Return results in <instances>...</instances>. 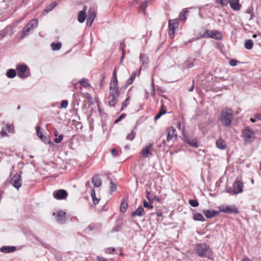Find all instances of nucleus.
I'll use <instances>...</instances> for the list:
<instances>
[{
    "mask_svg": "<svg viewBox=\"0 0 261 261\" xmlns=\"http://www.w3.org/2000/svg\"><path fill=\"white\" fill-rule=\"evenodd\" d=\"M233 111L230 109L225 108L222 110L220 116V121L225 126H229L231 122Z\"/></svg>",
    "mask_w": 261,
    "mask_h": 261,
    "instance_id": "1",
    "label": "nucleus"
},
{
    "mask_svg": "<svg viewBox=\"0 0 261 261\" xmlns=\"http://www.w3.org/2000/svg\"><path fill=\"white\" fill-rule=\"evenodd\" d=\"M196 252L199 256H205L209 259L211 258L212 251L211 248L205 244H200L197 245Z\"/></svg>",
    "mask_w": 261,
    "mask_h": 261,
    "instance_id": "2",
    "label": "nucleus"
},
{
    "mask_svg": "<svg viewBox=\"0 0 261 261\" xmlns=\"http://www.w3.org/2000/svg\"><path fill=\"white\" fill-rule=\"evenodd\" d=\"M242 137L245 144H251L255 139V133L251 128L246 127L242 131Z\"/></svg>",
    "mask_w": 261,
    "mask_h": 261,
    "instance_id": "3",
    "label": "nucleus"
},
{
    "mask_svg": "<svg viewBox=\"0 0 261 261\" xmlns=\"http://www.w3.org/2000/svg\"><path fill=\"white\" fill-rule=\"evenodd\" d=\"M207 37L221 40L222 39V35L220 31L216 30L210 31L208 29H205L204 33L203 34H200L198 38Z\"/></svg>",
    "mask_w": 261,
    "mask_h": 261,
    "instance_id": "4",
    "label": "nucleus"
},
{
    "mask_svg": "<svg viewBox=\"0 0 261 261\" xmlns=\"http://www.w3.org/2000/svg\"><path fill=\"white\" fill-rule=\"evenodd\" d=\"M18 76L21 79H24L29 76V70L27 65L19 64L16 67Z\"/></svg>",
    "mask_w": 261,
    "mask_h": 261,
    "instance_id": "5",
    "label": "nucleus"
},
{
    "mask_svg": "<svg viewBox=\"0 0 261 261\" xmlns=\"http://www.w3.org/2000/svg\"><path fill=\"white\" fill-rule=\"evenodd\" d=\"M179 27L178 19H170L168 22V34L173 37L175 34V31Z\"/></svg>",
    "mask_w": 261,
    "mask_h": 261,
    "instance_id": "6",
    "label": "nucleus"
},
{
    "mask_svg": "<svg viewBox=\"0 0 261 261\" xmlns=\"http://www.w3.org/2000/svg\"><path fill=\"white\" fill-rule=\"evenodd\" d=\"M37 25L38 20L37 19H32V20H31L23 29L22 38L27 35L29 32L33 31L34 28L37 27Z\"/></svg>",
    "mask_w": 261,
    "mask_h": 261,
    "instance_id": "7",
    "label": "nucleus"
},
{
    "mask_svg": "<svg viewBox=\"0 0 261 261\" xmlns=\"http://www.w3.org/2000/svg\"><path fill=\"white\" fill-rule=\"evenodd\" d=\"M219 211L220 212L230 214H237L239 213V211L235 205H223L220 206L218 208Z\"/></svg>",
    "mask_w": 261,
    "mask_h": 261,
    "instance_id": "8",
    "label": "nucleus"
},
{
    "mask_svg": "<svg viewBox=\"0 0 261 261\" xmlns=\"http://www.w3.org/2000/svg\"><path fill=\"white\" fill-rule=\"evenodd\" d=\"M11 184L15 188L18 189L21 186V175L19 173L14 174L11 180Z\"/></svg>",
    "mask_w": 261,
    "mask_h": 261,
    "instance_id": "9",
    "label": "nucleus"
},
{
    "mask_svg": "<svg viewBox=\"0 0 261 261\" xmlns=\"http://www.w3.org/2000/svg\"><path fill=\"white\" fill-rule=\"evenodd\" d=\"M53 196L55 198L58 200L65 199L68 196V193L65 190L60 189L54 191Z\"/></svg>",
    "mask_w": 261,
    "mask_h": 261,
    "instance_id": "10",
    "label": "nucleus"
},
{
    "mask_svg": "<svg viewBox=\"0 0 261 261\" xmlns=\"http://www.w3.org/2000/svg\"><path fill=\"white\" fill-rule=\"evenodd\" d=\"M166 132L167 133V136L166 141L169 142L173 139L176 140L177 138V135L175 133V130L172 126L169 127L167 128Z\"/></svg>",
    "mask_w": 261,
    "mask_h": 261,
    "instance_id": "11",
    "label": "nucleus"
},
{
    "mask_svg": "<svg viewBox=\"0 0 261 261\" xmlns=\"http://www.w3.org/2000/svg\"><path fill=\"white\" fill-rule=\"evenodd\" d=\"M110 97H118L119 95V87L118 84H114L113 83H110Z\"/></svg>",
    "mask_w": 261,
    "mask_h": 261,
    "instance_id": "12",
    "label": "nucleus"
},
{
    "mask_svg": "<svg viewBox=\"0 0 261 261\" xmlns=\"http://www.w3.org/2000/svg\"><path fill=\"white\" fill-rule=\"evenodd\" d=\"M183 140L192 147L197 148L198 147L197 139L196 138H192L184 134Z\"/></svg>",
    "mask_w": 261,
    "mask_h": 261,
    "instance_id": "13",
    "label": "nucleus"
},
{
    "mask_svg": "<svg viewBox=\"0 0 261 261\" xmlns=\"http://www.w3.org/2000/svg\"><path fill=\"white\" fill-rule=\"evenodd\" d=\"M56 219L58 223L61 224L65 223L66 221V213L63 211L57 212Z\"/></svg>",
    "mask_w": 261,
    "mask_h": 261,
    "instance_id": "14",
    "label": "nucleus"
},
{
    "mask_svg": "<svg viewBox=\"0 0 261 261\" xmlns=\"http://www.w3.org/2000/svg\"><path fill=\"white\" fill-rule=\"evenodd\" d=\"M243 184L239 180H236L233 186V193L237 194L243 192Z\"/></svg>",
    "mask_w": 261,
    "mask_h": 261,
    "instance_id": "15",
    "label": "nucleus"
},
{
    "mask_svg": "<svg viewBox=\"0 0 261 261\" xmlns=\"http://www.w3.org/2000/svg\"><path fill=\"white\" fill-rule=\"evenodd\" d=\"M240 0H228L230 8L234 11H239L242 5L239 3Z\"/></svg>",
    "mask_w": 261,
    "mask_h": 261,
    "instance_id": "16",
    "label": "nucleus"
},
{
    "mask_svg": "<svg viewBox=\"0 0 261 261\" xmlns=\"http://www.w3.org/2000/svg\"><path fill=\"white\" fill-rule=\"evenodd\" d=\"M96 10L94 7H91L89 8L88 12V20L90 21V24H92L93 22L96 15Z\"/></svg>",
    "mask_w": 261,
    "mask_h": 261,
    "instance_id": "17",
    "label": "nucleus"
},
{
    "mask_svg": "<svg viewBox=\"0 0 261 261\" xmlns=\"http://www.w3.org/2000/svg\"><path fill=\"white\" fill-rule=\"evenodd\" d=\"M91 182L95 187L99 188L101 186V179L98 174H95L91 179Z\"/></svg>",
    "mask_w": 261,
    "mask_h": 261,
    "instance_id": "18",
    "label": "nucleus"
},
{
    "mask_svg": "<svg viewBox=\"0 0 261 261\" xmlns=\"http://www.w3.org/2000/svg\"><path fill=\"white\" fill-rule=\"evenodd\" d=\"M196 60L194 59H188L183 64V68L185 69H189L193 67L195 65Z\"/></svg>",
    "mask_w": 261,
    "mask_h": 261,
    "instance_id": "19",
    "label": "nucleus"
},
{
    "mask_svg": "<svg viewBox=\"0 0 261 261\" xmlns=\"http://www.w3.org/2000/svg\"><path fill=\"white\" fill-rule=\"evenodd\" d=\"M152 144H149L145 148H143L141 151L142 155L144 157H148L149 155H152V154L150 151L152 149Z\"/></svg>",
    "mask_w": 261,
    "mask_h": 261,
    "instance_id": "20",
    "label": "nucleus"
},
{
    "mask_svg": "<svg viewBox=\"0 0 261 261\" xmlns=\"http://www.w3.org/2000/svg\"><path fill=\"white\" fill-rule=\"evenodd\" d=\"M16 249L15 246H4L0 248V252H2L5 253H8L14 252Z\"/></svg>",
    "mask_w": 261,
    "mask_h": 261,
    "instance_id": "21",
    "label": "nucleus"
},
{
    "mask_svg": "<svg viewBox=\"0 0 261 261\" xmlns=\"http://www.w3.org/2000/svg\"><path fill=\"white\" fill-rule=\"evenodd\" d=\"M216 147L220 149H225L227 147L226 143L224 140L219 139L216 143Z\"/></svg>",
    "mask_w": 261,
    "mask_h": 261,
    "instance_id": "22",
    "label": "nucleus"
},
{
    "mask_svg": "<svg viewBox=\"0 0 261 261\" xmlns=\"http://www.w3.org/2000/svg\"><path fill=\"white\" fill-rule=\"evenodd\" d=\"M189 14V11L187 9H185L180 12L179 15L178 20L185 21L187 19V16Z\"/></svg>",
    "mask_w": 261,
    "mask_h": 261,
    "instance_id": "23",
    "label": "nucleus"
},
{
    "mask_svg": "<svg viewBox=\"0 0 261 261\" xmlns=\"http://www.w3.org/2000/svg\"><path fill=\"white\" fill-rule=\"evenodd\" d=\"M203 213L207 218H212L218 214V212L215 211L204 210Z\"/></svg>",
    "mask_w": 261,
    "mask_h": 261,
    "instance_id": "24",
    "label": "nucleus"
},
{
    "mask_svg": "<svg viewBox=\"0 0 261 261\" xmlns=\"http://www.w3.org/2000/svg\"><path fill=\"white\" fill-rule=\"evenodd\" d=\"M144 209L142 206H140L135 211H134L132 215V216H142L143 215Z\"/></svg>",
    "mask_w": 261,
    "mask_h": 261,
    "instance_id": "25",
    "label": "nucleus"
},
{
    "mask_svg": "<svg viewBox=\"0 0 261 261\" xmlns=\"http://www.w3.org/2000/svg\"><path fill=\"white\" fill-rule=\"evenodd\" d=\"M57 3L56 2H52L48 5L46 8L44 10V12L46 13L51 11L57 5Z\"/></svg>",
    "mask_w": 261,
    "mask_h": 261,
    "instance_id": "26",
    "label": "nucleus"
},
{
    "mask_svg": "<svg viewBox=\"0 0 261 261\" xmlns=\"http://www.w3.org/2000/svg\"><path fill=\"white\" fill-rule=\"evenodd\" d=\"M136 77V73L134 72L125 83V88L132 84Z\"/></svg>",
    "mask_w": 261,
    "mask_h": 261,
    "instance_id": "27",
    "label": "nucleus"
},
{
    "mask_svg": "<svg viewBox=\"0 0 261 261\" xmlns=\"http://www.w3.org/2000/svg\"><path fill=\"white\" fill-rule=\"evenodd\" d=\"M140 59L143 66H146L147 65L148 63V58L147 56L144 54H141L140 56Z\"/></svg>",
    "mask_w": 261,
    "mask_h": 261,
    "instance_id": "28",
    "label": "nucleus"
},
{
    "mask_svg": "<svg viewBox=\"0 0 261 261\" xmlns=\"http://www.w3.org/2000/svg\"><path fill=\"white\" fill-rule=\"evenodd\" d=\"M86 18V14L84 12L80 11L78 15V21L80 23H83L85 21Z\"/></svg>",
    "mask_w": 261,
    "mask_h": 261,
    "instance_id": "29",
    "label": "nucleus"
},
{
    "mask_svg": "<svg viewBox=\"0 0 261 261\" xmlns=\"http://www.w3.org/2000/svg\"><path fill=\"white\" fill-rule=\"evenodd\" d=\"M127 206H128V204H127V201L125 199H123L121 202L120 207L121 212H125L127 210Z\"/></svg>",
    "mask_w": 261,
    "mask_h": 261,
    "instance_id": "30",
    "label": "nucleus"
},
{
    "mask_svg": "<svg viewBox=\"0 0 261 261\" xmlns=\"http://www.w3.org/2000/svg\"><path fill=\"white\" fill-rule=\"evenodd\" d=\"M193 219L195 221H204L205 218L203 215L200 213H196L193 216Z\"/></svg>",
    "mask_w": 261,
    "mask_h": 261,
    "instance_id": "31",
    "label": "nucleus"
},
{
    "mask_svg": "<svg viewBox=\"0 0 261 261\" xmlns=\"http://www.w3.org/2000/svg\"><path fill=\"white\" fill-rule=\"evenodd\" d=\"M91 196L92 198V201L93 203L95 205L98 203L99 201V199L96 198L95 191L94 189H93L91 192Z\"/></svg>",
    "mask_w": 261,
    "mask_h": 261,
    "instance_id": "32",
    "label": "nucleus"
},
{
    "mask_svg": "<svg viewBox=\"0 0 261 261\" xmlns=\"http://www.w3.org/2000/svg\"><path fill=\"white\" fill-rule=\"evenodd\" d=\"M6 75L9 78H13L16 76V72L15 70L10 69L7 71Z\"/></svg>",
    "mask_w": 261,
    "mask_h": 261,
    "instance_id": "33",
    "label": "nucleus"
},
{
    "mask_svg": "<svg viewBox=\"0 0 261 261\" xmlns=\"http://www.w3.org/2000/svg\"><path fill=\"white\" fill-rule=\"evenodd\" d=\"M62 46V44L60 42H58L57 43H52L51 44V47L53 50H59Z\"/></svg>",
    "mask_w": 261,
    "mask_h": 261,
    "instance_id": "34",
    "label": "nucleus"
},
{
    "mask_svg": "<svg viewBox=\"0 0 261 261\" xmlns=\"http://www.w3.org/2000/svg\"><path fill=\"white\" fill-rule=\"evenodd\" d=\"M245 12L248 14L250 15V17L248 18V19L249 20H252L254 16V13H253V8L250 7L249 8H248L245 11Z\"/></svg>",
    "mask_w": 261,
    "mask_h": 261,
    "instance_id": "35",
    "label": "nucleus"
},
{
    "mask_svg": "<svg viewBox=\"0 0 261 261\" xmlns=\"http://www.w3.org/2000/svg\"><path fill=\"white\" fill-rule=\"evenodd\" d=\"M147 1H144L142 2L139 7V11H142V12L144 14L145 13V9L147 7Z\"/></svg>",
    "mask_w": 261,
    "mask_h": 261,
    "instance_id": "36",
    "label": "nucleus"
},
{
    "mask_svg": "<svg viewBox=\"0 0 261 261\" xmlns=\"http://www.w3.org/2000/svg\"><path fill=\"white\" fill-rule=\"evenodd\" d=\"M253 42L251 40H247L245 43V47L247 49H251L253 47Z\"/></svg>",
    "mask_w": 261,
    "mask_h": 261,
    "instance_id": "37",
    "label": "nucleus"
},
{
    "mask_svg": "<svg viewBox=\"0 0 261 261\" xmlns=\"http://www.w3.org/2000/svg\"><path fill=\"white\" fill-rule=\"evenodd\" d=\"M118 97H110L109 98L110 99V101H109V105L110 106L113 107L115 105V104L117 102V98Z\"/></svg>",
    "mask_w": 261,
    "mask_h": 261,
    "instance_id": "38",
    "label": "nucleus"
},
{
    "mask_svg": "<svg viewBox=\"0 0 261 261\" xmlns=\"http://www.w3.org/2000/svg\"><path fill=\"white\" fill-rule=\"evenodd\" d=\"M113 75V77L112 79L111 80V83H113L114 84L116 85V84H118L116 69H115L114 70Z\"/></svg>",
    "mask_w": 261,
    "mask_h": 261,
    "instance_id": "39",
    "label": "nucleus"
},
{
    "mask_svg": "<svg viewBox=\"0 0 261 261\" xmlns=\"http://www.w3.org/2000/svg\"><path fill=\"white\" fill-rule=\"evenodd\" d=\"M79 83L82 85L84 87H90V84L88 82L87 80L83 79H82Z\"/></svg>",
    "mask_w": 261,
    "mask_h": 261,
    "instance_id": "40",
    "label": "nucleus"
},
{
    "mask_svg": "<svg viewBox=\"0 0 261 261\" xmlns=\"http://www.w3.org/2000/svg\"><path fill=\"white\" fill-rule=\"evenodd\" d=\"M116 189H117L116 185L111 180L110 181V192L111 193H113V192L115 191L116 190Z\"/></svg>",
    "mask_w": 261,
    "mask_h": 261,
    "instance_id": "41",
    "label": "nucleus"
},
{
    "mask_svg": "<svg viewBox=\"0 0 261 261\" xmlns=\"http://www.w3.org/2000/svg\"><path fill=\"white\" fill-rule=\"evenodd\" d=\"M216 3L221 5L222 6H225L228 4V0H215Z\"/></svg>",
    "mask_w": 261,
    "mask_h": 261,
    "instance_id": "42",
    "label": "nucleus"
},
{
    "mask_svg": "<svg viewBox=\"0 0 261 261\" xmlns=\"http://www.w3.org/2000/svg\"><path fill=\"white\" fill-rule=\"evenodd\" d=\"M189 204L193 207H197L199 203L197 200L190 199L189 200Z\"/></svg>",
    "mask_w": 261,
    "mask_h": 261,
    "instance_id": "43",
    "label": "nucleus"
},
{
    "mask_svg": "<svg viewBox=\"0 0 261 261\" xmlns=\"http://www.w3.org/2000/svg\"><path fill=\"white\" fill-rule=\"evenodd\" d=\"M135 137V133L134 131H132L129 134H128L126 137V139L132 141Z\"/></svg>",
    "mask_w": 261,
    "mask_h": 261,
    "instance_id": "44",
    "label": "nucleus"
},
{
    "mask_svg": "<svg viewBox=\"0 0 261 261\" xmlns=\"http://www.w3.org/2000/svg\"><path fill=\"white\" fill-rule=\"evenodd\" d=\"M151 86H152V90H151V94L153 97H154V96L155 95V88H154V84L153 79L152 80Z\"/></svg>",
    "mask_w": 261,
    "mask_h": 261,
    "instance_id": "45",
    "label": "nucleus"
},
{
    "mask_svg": "<svg viewBox=\"0 0 261 261\" xmlns=\"http://www.w3.org/2000/svg\"><path fill=\"white\" fill-rule=\"evenodd\" d=\"M68 104V102L66 100H63L61 101V108H66Z\"/></svg>",
    "mask_w": 261,
    "mask_h": 261,
    "instance_id": "46",
    "label": "nucleus"
},
{
    "mask_svg": "<svg viewBox=\"0 0 261 261\" xmlns=\"http://www.w3.org/2000/svg\"><path fill=\"white\" fill-rule=\"evenodd\" d=\"M36 130L38 137L40 138H42L43 137V135L40 131V127L39 126H37Z\"/></svg>",
    "mask_w": 261,
    "mask_h": 261,
    "instance_id": "47",
    "label": "nucleus"
},
{
    "mask_svg": "<svg viewBox=\"0 0 261 261\" xmlns=\"http://www.w3.org/2000/svg\"><path fill=\"white\" fill-rule=\"evenodd\" d=\"M151 193L148 191H146V198L148 200L150 203L153 202V199L151 198Z\"/></svg>",
    "mask_w": 261,
    "mask_h": 261,
    "instance_id": "48",
    "label": "nucleus"
},
{
    "mask_svg": "<svg viewBox=\"0 0 261 261\" xmlns=\"http://www.w3.org/2000/svg\"><path fill=\"white\" fill-rule=\"evenodd\" d=\"M63 135H60L58 138H56L54 139V141L56 143H59L60 142H61V141L63 140Z\"/></svg>",
    "mask_w": 261,
    "mask_h": 261,
    "instance_id": "49",
    "label": "nucleus"
},
{
    "mask_svg": "<svg viewBox=\"0 0 261 261\" xmlns=\"http://www.w3.org/2000/svg\"><path fill=\"white\" fill-rule=\"evenodd\" d=\"M129 100V97H127L122 104L121 110H123L125 108H126L127 106V102Z\"/></svg>",
    "mask_w": 261,
    "mask_h": 261,
    "instance_id": "50",
    "label": "nucleus"
},
{
    "mask_svg": "<svg viewBox=\"0 0 261 261\" xmlns=\"http://www.w3.org/2000/svg\"><path fill=\"white\" fill-rule=\"evenodd\" d=\"M143 206L145 207H147L148 208V209H151L152 208V206L151 205H150V204H149L146 200H144L143 201Z\"/></svg>",
    "mask_w": 261,
    "mask_h": 261,
    "instance_id": "51",
    "label": "nucleus"
},
{
    "mask_svg": "<svg viewBox=\"0 0 261 261\" xmlns=\"http://www.w3.org/2000/svg\"><path fill=\"white\" fill-rule=\"evenodd\" d=\"M115 250V249L114 248H108L105 250V252L106 253L111 254V253H113V252H114Z\"/></svg>",
    "mask_w": 261,
    "mask_h": 261,
    "instance_id": "52",
    "label": "nucleus"
},
{
    "mask_svg": "<svg viewBox=\"0 0 261 261\" xmlns=\"http://www.w3.org/2000/svg\"><path fill=\"white\" fill-rule=\"evenodd\" d=\"M162 115L166 114V109L163 105H162L161 110L159 112Z\"/></svg>",
    "mask_w": 261,
    "mask_h": 261,
    "instance_id": "53",
    "label": "nucleus"
},
{
    "mask_svg": "<svg viewBox=\"0 0 261 261\" xmlns=\"http://www.w3.org/2000/svg\"><path fill=\"white\" fill-rule=\"evenodd\" d=\"M6 128L8 130L9 132H12L11 130L13 128V125L12 124H7Z\"/></svg>",
    "mask_w": 261,
    "mask_h": 261,
    "instance_id": "54",
    "label": "nucleus"
},
{
    "mask_svg": "<svg viewBox=\"0 0 261 261\" xmlns=\"http://www.w3.org/2000/svg\"><path fill=\"white\" fill-rule=\"evenodd\" d=\"M238 61L236 60H231L229 62V64L232 66H235L237 65Z\"/></svg>",
    "mask_w": 261,
    "mask_h": 261,
    "instance_id": "55",
    "label": "nucleus"
},
{
    "mask_svg": "<svg viewBox=\"0 0 261 261\" xmlns=\"http://www.w3.org/2000/svg\"><path fill=\"white\" fill-rule=\"evenodd\" d=\"M126 116L125 114H122L115 121V123H117L120 121L122 119L124 118Z\"/></svg>",
    "mask_w": 261,
    "mask_h": 261,
    "instance_id": "56",
    "label": "nucleus"
},
{
    "mask_svg": "<svg viewBox=\"0 0 261 261\" xmlns=\"http://www.w3.org/2000/svg\"><path fill=\"white\" fill-rule=\"evenodd\" d=\"M111 153L113 156H116L118 154V150L116 148H113L111 150Z\"/></svg>",
    "mask_w": 261,
    "mask_h": 261,
    "instance_id": "57",
    "label": "nucleus"
},
{
    "mask_svg": "<svg viewBox=\"0 0 261 261\" xmlns=\"http://www.w3.org/2000/svg\"><path fill=\"white\" fill-rule=\"evenodd\" d=\"M1 135L2 137L7 136V133L6 130L5 128H3L1 132Z\"/></svg>",
    "mask_w": 261,
    "mask_h": 261,
    "instance_id": "58",
    "label": "nucleus"
},
{
    "mask_svg": "<svg viewBox=\"0 0 261 261\" xmlns=\"http://www.w3.org/2000/svg\"><path fill=\"white\" fill-rule=\"evenodd\" d=\"M124 47H125V43H124V40H123L121 41L120 42V48H121L122 51H123V50H124Z\"/></svg>",
    "mask_w": 261,
    "mask_h": 261,
    "instance_id": "59",
    "label": "nucleus"
},
{
    "mask_svg": "<svg viewBox=\"0 0 261 261\" xmlns=\"http://www.w3.org/2000/svg\"><path fill=\"white\" fill-rule=\"evenodd\" d=\"M97 259L98 261H107L106 258L99 256L97 257Z\"/></svg>",
    "mask_w": 261,
    "mask_h": 261,
    "instance_id": "60",
    "label": "nucleus"
},
{
    "mask_svg": "<svg viewBox=\"0 0 261 261\" xmlns=\"http://www.w3.org/2000/svg\"><path fill=\"white\" fill-rule=\"evenodd\" d=\"M255 118L261 120V114H257L255 115Z\"/></svg>",
    "mask_w": 261,
    "mask_h": 261,
    "instance_id": "61",
    "label": "nucleus"
},
{
    "mask_svg": "<svg viewBox=\"0 0 261 261\" xmlns=\"http://www.w3.org/2000/svg\"><path fill=\"white\" fill-rule=\"evenodd\" d=\"M53 130H54V135L55 137L58 136V132L57 130V129L56 128H54Z\"/></svg>",
    "mask_w": 261,
    "mask_h": 261,
    "instance_id": "62",
    "label": "nucleus"
},
{
    "mask_svg": "<svg viewBox=\"0 0 261 261\" xmlns=\"http://www.w3.org/2000/svg\"><path fill=\"white\" fill-rule=\"evenodd\" d=\"M162 115L159 112L154 117L155 120L159 119Z\"/></svg>",
    "mask_w": 261,
    "mask_h": 261,
    "instance_id": "63",
    "label": "nucleus"
},
{
    "mask_svg": "<svg viewBox=\"0 0 261 261\" xmlns=\"http://www.w3.org/2000/svg\"><path fill=\"white\" fill-rule=\"evenodd\" d=\"M40 139L44 142H46L47 141L48 138L44 136L43 135V137L42 138H40Z\"/></svg>",
    "mask_w": 261,
    "mask_h": 261,
    "instance_id": "64",
    "label": "nucleus"
}]
</instances>
